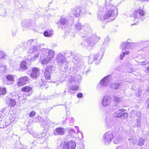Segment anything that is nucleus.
<instances>
[{
  "label": "nucleus",
  "mask_w": 149,
  "mask_h": 149,
  "mask_svg": "<svg viewBox=\"0 0 149 149\" xmlns=\"http://www.w3.org/2000/svg\"><path fill=\"white\" fill-rule=\"evenodd\" d=\"M69 132V133L70 135H73L74 134H75V132L74 130L73 129H68V130Z\"/></svg>",
  "instance_id": "obj_34"
},
{
  "label": "nucleus",
  "mask_w": 149,
  "mask_h": 149,
  "mask_svg": "<svg viewBox=\"0 0 149 149\" xmlns=\"http://www.w3.org/2000/svg\"><path fill=\"white\" fill-rule=\"evenodd\" d=\"M75 29L77 30L81 31L82 29H86V27L83 25L81 26L80 23H78L76 25H75Z\"/></svg>",
  "instance_id": "obj_20"
},
{
  "label": "nucleus",
  "mask_w": 149,
  "mask_h": 149,
  "mask_svg": "<svg viewBox=\"0 0 149 149\" xmlns=\"http://www.w3.org/2000/svg\"><path fill=\"white\" fill-rule=\"evenodd\" d=\"M136 116L138 118L141 116V113L140 112H137L136 113Z\"/></svg>",
  "instance_id": "obj_45"
},
{
  "label": "nucleus",
  "mask_w": 149,
  "mask_h": 149,
  "mask_svg": "<svg viewBox=\"0 0 149 149\" xmlns=\"http://www.w3.org/2000/svg\"><path fill=\"white\" fill-rule=\"evenodd\" d=\"M71 55V54H70L68 56H70Z\"/></svg>",
  "instance_id": "obj_59"
},
{
  "label": "nucleus",
  "mask_w": 149,
  "mask_h": 149,
  "mask_svg": "<svg viewBox=\"0 0 149 149\" xmlns=\"http://www.w3.org/2000/svg\"><path fill=\"white\" fill-rule=\"evenodd\" d=\"M40 138V137L38 136V137H37V138Z\"/></svg>",
  "instance_id": "obj_61"
},
{
  "label": "nucleus",
  "mask_w": 149,
  "mask_h": 149,
  "mask_svg": "<svg viewBox=\"0 0 149 149\" xmlns=\"http://www.w3.org/2000/svg\"><path fill=\"white\" fill-rule=\"evenodd\" d=\"M109 38V37H107L106 38Z\"/></svg>",
  "instance_id": "obj_62"
},
{
  "label": "nucleus",
  "mask_w": 149,
  "mask_h": 149,
  "mask_svg": "<svg viewBox=\"0 0 149 149\" xmlns=\"http://www.w3.org/2000/svg\"><path fill=\"white\" fill-rule=\"evenodd\" d=\"M62 149H69L68 143L67 142H65L63 145Z\"/></svg>",
  "instance_id": "obj_32"
},
{
  "label": "nucleus",
  "mask_w": 149,
  "mask_h": 149,
  "mask_svg": "<svg viewBox=\"0 0 149 149\" xmlns=\"http://www.w3.org/2000/svg\"><path fill=\"white\" fill-rule=\"evenodd\" d=\"M109 76H107L102 80L100 81L101 84L102 86H105L109 82Z\"/></svg>",
  "instance_id": "obj_12"
},
{
  "label": "nucleus",
  "mask_w": 149,
  "mask_h": 149,
  "mask_svg": "<svg viewBox=\"0 0 149 149\" xmlns=\"http://www.w3.org/2000/svg\"><path fill=\"white\" fill-rule=\"evenodd\" d=\"M136 23H134V24H132V25H136Z\"/></svg>",
  "instance_id": "obj_57"
},
{
  "label": "nucleus",
  "mask_w": 149,
  "mask_h": 149,
  "mask_svg": "<svg viewBox=\"0 0 149 149\" xmlns=\"http://www.w3.org/2000/svg\"><path fill=\"white\" fill-rule=\"evenodd\" d=\"M142 91L141 88H139L138 90V94H136V96L138 97H139L140 95V93H141Z\"/></svg>",
  "instance_id": "obj_41"
},
{
  "label": "nucleus",
  "mask_w": 149,
  "mask_h": 149,
  "mask_svg": "<svg viewBox=\"0 0 149 149\" xmlns=\"http://www.w3.org/2000/svg\"><path fill=\"white\" fill-rule=\"evenodd\" d=\"M121 84L120 83H115L112 84L110 86V88L113 89H117L120 87Z\"/></svg>",
  "instance_id": "obj_18"
},
{
  "label": "nucleus",
  "mask_w": 149,
  "mask_h": 149,
  "mask_svg": "<svg viewBox=\"0 0 149 149\" xmlns=\"http://www.w3.org/2000/svg\"><path fill=\"white\" fill-rule=\"evenodd\" d=\"M29 80L28 77L23 76L19 78V82L17 83L19 86H22L27 83Z\"/></svg>",
  "instance_id": "obj_7"
},
{
  "label": "nucleus",
  "mask_w": 149,
  "mask_h": 149,
  "mask_svg": "<svg viewBox=\"0 0 149 149\" xmlns=\"http://www.w3.org/2000/svg\"><path fill=\"white\" fill-rule=\"evenodd\" d=\"M85 42H81V45L82 46H85Z\"/></svg>",
  "instance_id": "obj_50"
},
{
  "label": "nucleus",
  "mask_w": 149,
  "mask_h": 149,
  "mask_svg": "<svg viewBox=\"0 0 149 149\" xmlns=\"http://www.w3.org/2000/svg\"><path fill=\"white\" fill-rule=\"evenodd\" d=\"M138 12L139 13V14L143 16L144 15L145 13L144 11L142 10H138Z\"/></svg>",
  "instance_id": "obj_40"
},
{
  "label": "nucleus",
  "mask_w": 149,
  "mask_h": 149,
  "mask_svg": "<svg viewBox=\"0 0 149 149\" xmlns=\"http://www.w3.org/2000/svg\"><path fill=\"white\" fill-rule=\"evenodd\" d=\"M103 12L107 11L104 16H98L99 19L101 20L108 19L107 22H111L114 20L118 13V10L115 6L111 4L110 1H105V4L102 8Z\"/></svg>",
  "instance_id": "obj_1"
},
{
  "label": "nucleus",
  "mask_w": 149,
  "mask_h": 149,
  "mask_svg": "<svg viewBox=\"0 0 149 149\" xmlns=\"http://www.w3.org/2000/svg\"><path fill=\"white\" fill-rule=\"evenodd\" d=\"M120 147H117L116 149H120Z\"/></svg>",
  "instance_id": "obj_54"
},
{
  "label": "nucleus",
  "mask_w": 149,
  "mask_h": 149,
  "mask_svg": "<svg viewBox=\"0 0 149 149\" xmlns=\"http://www.w3.org/2000/svg\"><path fill=\"white\" fill-rule=\"evenodd\" d=\"M36 115V112L34 111H32L29 114V116L31 117H33Z\"/></svg>",
  "instance_id": "obj_39"
},
{
  "label": "nucleus",
  "mask_w": 149,
  "mask_h": 149,
  "mask_svg": "<svg viewBox=\"0 0 149 149\" xmlns=\"http://www.w3.org/2000/svg\"><path fill=\"white\" fill-rule=\"evenodd\" d=\"M67 20H68L67 19ZM68 22L67 20L64 18H62L60 20V24L62 25H64L66 22Z\"/></svg>",
  "instance_id": "obj_33"
},
{
  "label": "nucleus",
  "mask_w": 149,
  "mask_h": 149,
  "mask_svg": "<svg viewBox=\"0 0 149 149\" xmlns=\"http://www.w3.org/2000/svg\"><path fill=\"white\" fill-rule=\"evenodd\" d=\"M134 43V45H130V47H128V48H133V47L135 46V45L136 44L134 43Z\"/></svg>",
  "instance_id": "obj_46"
},
{
  "label": "nucleus",
  "mask_w": 149,
  "mask_h": 149,
  "mask_svg": "<svg viewBox=\"0 0 149 149\" xmlns=\"http://www.w3.org/2000/svg\"><path fill=\"white\" fill-rule=\"evenodd\" d=\"M91 14L90 13H89V14Z\"/></svg>",
  "instance_id": "obj_63"
},
{
  "label": "nucleus",
  "mask_w": 149,
  "mask_h": 149,
  "mask_svg": "<svg viewBox=\"0 0 149 149\" xmlns=\"http://www.w3.org/2000/svg\"><path fill=\"white\" fill-rule=\"evenodd\" d=\"M113 142L115 144H117L119 143V140H118L117 141L116 139H114L113 141Z\"/></svg>",
  "instance_id": "obj_47"
},
{
  "label": "nucleus",
  "mask_w": 149,
  "mask_h": 149,
  "mask_svg": "<svg viewBox=\"0 0 149 149\" xmlns=\"http://www.w3.org/2000/svg\"><path fill=\"white\" fill-rule=\"evenodd\" d=\"M51 60L47 57L46 58L43 59L42 61V62L44 64H46L49 62Z\"/></svg>",
  "instance_id": "obj_26"
},
{
  "label": "nucleus",
  "mask_w": 149,
  "mask_h": 149,
  "mask_svg": "<svg viewBox=\"0 0 149 149\" xmlns=\"http://www.w3.org/2000/svg\"><path fill=\"white\" fill-rule=\"evenodd\" d=\"M98 57V55L97 54L95 55H94V59L95 60H97V58Z\"/></svg>",
  "instance_id": "obj_48"
},
{
  "label": "nucleus",
  "mask_w": 149,
  "mask_h": 149,
  "mask_svg": "<svg viewBox=\"0 0 149 149\" xmlns=\"http://www.w3.org/2000/svg\"><path fill=\"white\" fill-rule=\"evenodd\" d=\"M6 83L8 84H12L14 81V79L12 76L10 75L6 76Z\"/></svg>",
  "instance_id": "obj_17"
},
{
  "label": "nucleus",
  "mask_w": 149,
  "mask_h": 149,
  "mask_svg": "<svg viewBox=\"0 0 149 149\" xmlns=\"http://www.w3.org/2000/svg\"><path fill=\"white\" fill-rule=\"evenodd\" d=\"M129 51H127V52H123V54H121L120 55V59L121 60H122L123 59V57L124 56L125 54L126 55H127L129 53Z\"/></svg>",
  "instance_id": "obj_36"
},
{
  "label": "nucleus",
  "mask_w": 149,
  "mask_h": 149,
  "mask_svg": "<svg viewBox=\"0 0 149 149\" xmlns=\"http://www.w3.org/2000/svg\"><path fill=\"white\" fill-rule=\"evenodd\" d=\"M113 100L115 101V102L116 104L118 103L121 100L120 98L119 97L114 96L113 97Z\"/></svg>",
  "instance_id": "obj_30"
},
{
  "label": "nucleus",
  "mask_w": 149,
  "mask_h": 149,
  "mask_svg": "<svg viewBox=\"0 0 149 149\" xmlns=\"http://www.w3.org/2000/svg\"><path fill=\"white\" fill-rule=\"evenodd\" d=\"M113 116L115 118H120L123 117L124 118L128 117V114L126 112L116 113L113 114Z\"/></svg>",
  "instance_id": "obj_10"
},
{
  "label": "nucleus",
  "mask_w": 149,
  "mask_h": 149,
  "mask_svg": "<svg viewBox=\"0 0 149 149\" xmlns=\"http://www.w3.org/2000/svg\"><path fill=\"white\" fill-rule=\"evenodd\" d=\"M48 55L47 57L52 60L54 56V52L53 50H50L48 52Z\"/></svg>",
  "instance_id": "obj_23"
},
{
  "label": "nucleus",
  "mask_w": 149,
  "mask_h": 149,
  "mask_svg": "<svg viewBox=\"0 0 149 149\" xmlns=\"http://www.w3.org/2000/svg\"><path fill=\"white\" fill-rule=\"evenodd\" d=\"M147 90H149V87H148L147 88Z\"/></svg>",
  "instance_id": "obj_55"
},
{
  "label": "nucleus",
  "mask_w": 149,
  "mask_h": 149,
  "mask_svg": "<svg viewBox=\"0 0 149 149\" xmlns=\"http://www.w3.org/2000/svg\"><path fill=\"white\" fill-rule=\"evenodd\" d=\"M146 103H147V107L148 109H149V98L147 99L146 101Z\"/></svg>",
  "instance_id": "obj_44"
},
{
  "label": "nucleus",
  "mask_w": 149,
  "mask_h": 149,
  "mask_svg": "<svg viewBox=\"0 0 149 149\" xmlns=\"http://www.w3.org/2000/svg\"><path fill=\"white\" fill-rule=\"evenodd\" d=\"M133 42H124L121 45V47L123 49L127 48H128L130 45H133Z\"/></svg>",
  "instance_id": "obj_16"
},
{
  "label": "nucleus",
  "mask_w": 149,
  "mask_h": 149,
  "mask_svg": "<svg viewBox=\"0 0 149 149\" xmlns=\"http://www.w3.org/2000/svg\"><path fill=\"white\" fill-rule=\"evenodd\" d=\"M26 61H24L22 62L20 65V67L22 70H26L27 69V67L26 65Z\"/></svg>",
  "instance_id": "obj_19"
},
{
  "label": "nucleus",
  "mask_w": 149,
  "mask_h": 149,
  "mask_svg": "<svg viewBox=\"0 0 149 149\" xmlns=\"http://www.w3.org/2000/svg\"><path fill=\"white\" fill-rule=\"evenodd\" d=\"M6 57V55L3 52L0 51V59H4Z\"/></svg>",
  "instance_id": "obj_29"
},
{
  "label": "nucleus",
  "mask_w": 149,
  "mask_h": 149,
  "mask_svg": "<svg viewBox=\"0 0 149 149\" xmlns=\"http://www.w3.org/2000/svg\"><path fill=\"white\" fill-rule=\"evenodd\" d=\"M147 91L148 92H149V90H147Z\"/></svg>",
  "instance_id": "obj_60"
},
{
  "label": "nucleus",
  "mask_w": 149,
  "mask_h": 149,
  "mask_svg": "<svg viewBox=\"0 0 149 149\" xmlns=\"http://www.w3.org/2000/svg\"><path fill=\"white\" fill-rule=\"evenodd\" d=\"M81 11V9L80 8H77L74 11L73 13L74 16L77 17L79 15Z\"/></svg>",
  "instance_id": "obj_21"
},
{
  "label": "nucleus",
  "mask_w": 149,
  "mask_h": 149,
  "mask_svg": "<svg viewBox=\"0 0 149 149\" xmlns=\"http://www.w3.org/2000/svg\"><path fill=\"white\" fill-rule=\"evenodd\" d=\"M69 149H75L76 147L75 142L73 141H71L68 143Z\"/></svg>",
  "instance_id": "obj_15"
},
{
  "label": "nucleus",
  "mask_w": 149,
  "mask_h": 149,
  "mask_svg": "<svg viewBox=\"0 0 149 149\" xmlns=\"http://www.w3.org/2000/svg\"><path fill=\"white\" fill-rule=\"evenodd\" d=\"M72 118V122H73V121H74V119Z\"/></svg>",
  "instance_id": "obj_58"
},
{
  "label": "nucleus",
  "mask_w": 149,
  "mask_h": 149,
  "mask_svg": "<svg viewBox=\"0 0 149 149\" xmlns=\"http://www.w3.org/2000/svg\"><path fill=\"white\" fill-rule=\"evenodd\" d=\"M31 88L29 86H26L23 87L22 89V91L26 92H30L31 91Z\"/></svg>",
  "instance_id": "obj_24"
},
{
  "label": "nucleus",
  "mask_w": 149,
  "mask_h": 149,
  "mask_svg": "<svg viewBox=\"0 0 149 149\" xmlns=\"http://www.w3.org/2000/svg\"><path fill=\"white\" fill-rule=\"evenodd\" d=\"M40 69L37 68H34L32 69V71L30 74L31 77L33 78H36L38 77L39 74Z\"/></svg>",
  "instance_id": "obj_8"
},
{
  "label": "nucleus",
  "mask_w": 149,
  "mask_h": 149,
  "mask_svg": "<svg viewBox=\"0 0 149 149\" xmlns=\"http://www.w3.org/2000/svg\"><path fill=\"white\" fill-rule=\"evenodd\" d=\"M69 81L68 88L73 91L77 90L78 87L77 86L74 77H72L68 79Z\"/></svg>",
  "instance_id": "obj_4"
},
{
  "label": "nucleus",
  "mask_w": 149,
  "mask_h": 149,
  "mask_svg": "<svg viewBox=\"0 0 149 149\" xmlns=\"http://www.w3.org/2000/svg\"><path fill=\"white\" fill-rule=\"evenodd\" d=\"M37 50V47L36 46H33L30 47L29 52L30 53L32 54L35 52Z\"/></svg>",
  "instance_id": "obj_22"
},
{
  "label": "nucleus",
  "mask_w": 149,
  "mask_h": 149,
  "mask_svg": "<svg viewBox=\"0 0 149 149\" xmlns=\"http://www.w3.org/2000/svg\"><path fill=\"white\" fill-rule=\"evenodd\" d=\"M7 107H5L4 109H3L2 110V111H3V112H4L5 111V110L6 109H7Z\"/></svg>",
  "instance_id": "obj_52"
},
{
  "label": "nucleus",
  "mask_w": 149,
  "mask_h": 149,
  "mask_svg": "<svg viewBox=\"0 0 149 149\" xmlns=\"http://www.w3.org/2000/svg\"><path fill=\"white\" fill-rule=\"evenodd\" d=\"M85 29H86V28L81 29L79 33L80 36L82 38L87 37L88 34H90L89 33H88L87 31L85 30Z\"/></svg>",
  "instance_id": "obj_14"
},
{
  "label": "nucleus",
  "mask_w": 149,
  "mask_h": 149,
  "mask_svg": "<svg viewBox=\"0 0 149 149\" xmlns=\"http://www.w3.org/2000/svg\"><path fill=\"white\" fill-rule=\"evenodd\" d=\"M98 37L94 34H93L86 38V42L88 45L90 47H93L100 40Z\"/></svg>",
  "instance_id": "obj_3"
},
{
  "label": "nucleus",
  "mask_w": 149,
  "mask_h": 149,
  "mask_svg": "<svg viewBox=\"0 0 149 149\" xmlns=\"http://www.w3.org/2000/svg\"><path fill=\"white\" fill-rule=\"evenodd\" d=\"M136 127H141V123L140 119L138 118L137 119V121L136 123Z\"/></svg>",
  "instance_id": "obj_35"
},
{
  "label": "nucleus",
  "mask_w": 149,
  "mask_h": 149,
  "mask_svg": "<svg viewBox=\"0 0 149 149\" xmlns=\"http://www.w3.org/2000/svg\"><path fill=\"white\" fill-rule=\"evenodd\" d=\"M3 121L2 118L0 117V128L4 127Z\"/></svg>",
  "instance_id": "obj_37"
},
{
  "label": "nucleus",
  "mask_w": 149,
  "mask_h": 149,
  "mask_svg": "<svg viewBox=\"0 0 149 149\" xmlns=\"http://www.w3.org/2000/svg\"><path fill=\"white\" fill-rule=\"evenodd\" d=\"M27 43L28 45H31L32 46H38V42L37 39H30L27 41Z\"/></svg>",
  "instance_id": "obj_13"
},
{
  "label": "nucleus",
  "mask_w": 149,
  "mask_h": 149,
  "mask_svg": "<svg viewBox=\"0 0 149 149\" xmlns=\"http://www.w3.org/2000/svg\"><path fill=\"white\" fill-rule=\"evenodd\" d=\"M141 0L142 1H147L148 0Z\"/></svg>",
  "instance_id": "obj_56"
},
{
  "label": "nucleus",
  "mask_w": 149,
  "mask_h": 149,
  "mask_svg": "<svg viewBox=\"0 0 149 149\" xmlns=\"http://www.w3.org/2000/svg\"><path fill=\"white\" fill-rule=\"evenodd\" d=\"M55 135H63L65 133V130L63 128L58 127L56 128L54 131Z\"/></svg>",
  "instance_id": "obj_11"
},
{
  "label": "nucleus",
  "mask_w": 149,
  "mask_h": 149,
  "mask_svg": "<svg viewBox=\"0 0 149 149\" xmlns=\"http://www.w3.org/2000/svg\"><path fill=\"white\" fill-rule=\"evenodd\" d=\"M141 65H145L147 64L148 63V62L146 61H143L141 63Z\"/></svg>",
  "instance_id": "obj_43"
},
{
  "label": "nucleus",
  "mask_w": 149,
  "mask_h": 149,
  "mask_svg": "<svg viewBox=\"0 0 149 149\" xmlns=\"http://www.w3.org/2000/svg\"><path fill=\"white\" fill-rule=\"evenodd\" d=\"M39 54H36L35 56H34V58L36 59V58H38V56H39Z\"/></svg>",
  "instance_id": "obj_49"
},
{
  "label": "nucleus",
  "mask_w": 149,
  "mask_h": 149,
  "mask_svg": "<svg viewBox=\"0 0 149 149\" xmlns=\"http://www.w3.org/2000/svg\"><path fill=\"white\" fill-rule=\"evenodd\" d=\"M6 92L5 88H0V95H4Z\"/></svg>",
  "instance_id": "obj_31"
},
{
  "label": "nucleus",
  "mask_w": 149,
  "mask_h": 149,
  "mask_svg": "<svg viewBox=\"0 0 149 149\" xmlns=\"http://www.w3.org/2000/svg\"><path fill=\"white\" fill-rule=\"evenodd\" d=\"M53 68V65H51L48 66L46 68L44 72V76L46 79H50Z\"/></svg>",
  "instance_id": "obj_6"
},
{
  "label": "nucleus",
  "mask_w": 149,
  "mask_h": 149,
  "mask_svg": "<svg viewBox=\"0 0 149 149\" xmlns=\"http://www.w3.org/2000/svg\"><path fill=\"white\" fill-rule=\"evenodd\" d=\"M6 13V10L5 9H3L0 13V15L1 16H4Z\"/></svg>",
  "instance_id": "obj_38"
},
{
  "label": "nucleus",
  "mask_w": 149,
  "mask_h": 149,
  "mask_svg": "<svg viewBox=\"0 0 149 149\" xmlns=\"http://www.w3.org/2000/svg\"><path fill=\"white\" fill-rule=\"evenodd\" d=\"M66 93V91H64L63 92V94L64 95H65V93Z\"/></svg>",
  "instance_id": "obj_53"
},
{
  "label": "nucleus",
  "mask_w": 149,
  "mask_h": 149,
  "mask_svg": "<svg viewBox=\"0 0 149 149\" xmlns=\"http://www.w3.org/2000/svg\"><path fill=\"white\" fill-rule=\"evenodd\" d=\"M9 102V104L10 105L11 107H13L15 104V101L10 98H9L8 99Z\"/></svg>",
  "instance_id": "obj_25"
},
{
  "label": "nucleus",
  "mask_w": 149,
  "mask_h": 149,
  "mask_svg": "<svg viewBox=\"0 0 149 149\" xmlns=\"http://www.w3.org/2000/svg\"><path fill=\"white\" fill-rule=\"evenodd\" d=\"M56 61H57L58 65L61 69L64 68L65 70H66L68 67V62L66 61V57L64 55L61 54H58L57 56Z\"/></svg>",
  "instance_id": "obj_2"
},
{
  "label": "nucleus",
  "mask_w": 149,
  "mask_h": 149,
  "mask_svg": "<svg viewBox=\"0 0 149 149\" xmlns=\"http://www.w3.org/2000/svg\"><path fill=\"white\" fill-rule=\"evenodd\" d=\"M145 141L144 139L141 138L139 141L138 144L140 146H143L144 143Z\"/></svg>",
  "instance_id": "obj_28"
},
{
  "label": "nucleus",
  "mask_w": 149,
  "mask_h": 149,
  "mask_svg": "<svg viewBox=\"0 0 149 149\" xmlns=\"http://www.w3.org/2000/svg\"><path fill=\"white\" fill-rule=\"evenodd\" d=\"M125 109H119V111H121V112H123L125 111Z\"/></svg>",
  "instance_id": "obj_51"
},
{
  "label": "nucleus",
  "mask_w": 149,
  "mask_h": 149,
  "mask_svg": "<svg viewBox=\"0 0 149 149\" xmlns=\"http://www.w3.org/2000/svg\"><path fill=\"white\" fill-rule=\"evenodd\" d=\"M83 94L81 93H78L77 95V97L79 98H81Z\"/></svg>",
  "instance_id": "obj_42"
},
{
  "label": "nucleus",
  "mask_w": 149,
  "mask_h": 149,
  "mask_svg": "<svg viewBox=\"0 0 149 149\" xmlns=\"http://www.w3.org/2000/svg\"><path fill=\"white\" fill-rule=\"evenodd\" d=\"M53 30L49 31H46L44 33V35L46 37L50 36L52 34Z\"/></svg>",
  "instance_id": "obj_27"
},
{
  "label": "nucleus",
  "mask_w": 149,
  "mask_h": 149,
  "mask_svg": "<svg viewBox=\"0 0 149 149\" xmlns=\"http://www.w3.org/2000/svg\"><path fill=\"white\" fill-rule=\"evenodd\" d=\"M111 98L110 97L106 96L104 97L102 101L103 105L106 106L110 105L111 102Z\"/></svg>",
  "instance_id": "obj_9"
},
{
  "label": "nucleus",
  "mask_w": 149,
  "mask_h": 149,
  "mask_svg": "<svg viewBox=\"0 0 149 149\" xmlns=\"http://www.w3.org/2000/svg\"><path fill=\"white\" fill-rule=\"evenodd\" d=\"M113 138L112 134L109 132L106 133L103 136V139L105 144H107L110 143Z\"/></svg>",
  "instance_id": "obj_5"
}]
</instances>
